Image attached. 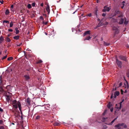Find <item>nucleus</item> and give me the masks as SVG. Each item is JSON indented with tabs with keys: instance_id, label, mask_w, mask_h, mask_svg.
<instances>
[{
	"instance_id": "obj_1",
	"label": "nucleus",
	"mask_w": 129,
	"mask_h": 129,
	"mask_svg": "<svg viewBox=\"0 0 129 129\" xmlns=\"http://www.w3.org/2000/svg\"><path fill=\"white\" fill-rule=\"evenodd\" d=\"M107 118V117H101L100 118L98 119L97 120H96L95 122L94 121H93V120H90V122L93 123L96 122L99 123H101L102 122H104L106 121V119Z\"/></svg>"
},
{
	"instance_id": "obj_2",
	"label": "nucleus",
	"mask_w": 129,
	"mask_h": 129,
	"mask_svg": "<svg viewBox=\"0 0 129 129\" xmlns=\"http://www.w3.org/2000/svg\"><path fill=\"white\" fill-rule=\"evenodd\" d=\"M12 105L17 104L19 110L20 111H21V105L19 101H18L17 102L16 100H14V101H12Z\"/></svg>"
},
{
	"instance_id": "obj_3",
	"label": "nucleus",
	"mask_w": 129,
	"mask_h": 129,
	"mask_svg": "<svg viewBox=\"0 0 129 129\" xmlns=\"http://www.w3.org/2000/svg\"><path fill=\"white\" fill-rule=\"evenodd\" d=\"M128 21H126V18L125 17H124L123 18H121L119 22V23L120 24H123V23L125 24H127L128 23Z\"/></svg>"
},
{
	"instance_id": "obj_4",
	"label": "nucleus",
	"mask_w": 129,
	"mask_h": 129,
	"mask_svg": "<svg viewBox=\"0 0 129 129\" xmlns=\"http://www.w3.org/2000/svg\"><path fill=\"white\" fill-rule=\"evenodd\" d=\"M116 63L117 64L118 67L120 68H122V63L121 61H119L117 59H116Z\"/></svg>"
},
{
	"instance_id": "obj_5",
	"label": "nucleus",
	"mask_w": 129,
	"mask_h": 129,
	"mask_svg": "<svg viewBox=\"0 0 129 129\" xmlns=\"http://www.w3.org/2000/svg\"><path fill=\"white\" fill-rule=\"evenodd\" d=\"M110 9L108 7H107V6H105L104 7V9L102 10V11L103 12H105L106 11L109 12Z\"/></svg>"
},
{
	"instance_id": "obj_6",
	"label": "nucleus",
	"mask_w": 129,
	"mask_h": 129,
	"mask_svg": "<svg viewBox=\"0 0 129 129\" xmlns=\"http://www.w3.org/2000/svg\"><path fill=\"white\" fill-rule=\"evenodd\" d=\"M124 124V123H119L118 124L115 126L117 128V129H121V128L120 126H123Z\"/></svg>"
},
{
	"instance_id": "obj_7",
	"label": "nucleus",
	"mask_w": 129,
	"mask_h": 129,
	"mask_svg": "<svg viewBox=\"0 0 129 129\" xmlns=\"http://www.w3.org/2000/svg\"><path fill=\"white\" fill-rule=\"evenodd\" d=\"M119 58L120 59L122 60L125 61H126V59L125 56L121 55L119 56Z\"/></svg>"
},
{
	"instance_id": "obj_8",
	"label": "nucleus",
	"mask_w": 129,
	"mask_h": 129,
	"mask_svg": "<svg viewBox=\"0 0 129 129\" xmlns=\"http://www.w3.org/2000/svg\"><path fill=\"white\" fill-rule=\"evenodd\" d=\"M24 78L25 80L26 81H28L29 79L30 78L28 75H26L24 76Z\"/></svg>"
},
{
	"instance_id": "obj_9",
	"label": "nucleus",
	"mask_w": 129,
	"mask_h": 129,
	"mask_svg": "<svg viewBox=\"0 0 129 129\" xmlns=\"http://www.w3.org/2000/svg\"><path fill=\"white\" fill-rule=\"evenodd\" d=\"M121 105H120L119 104H117L116 105V107L118 109V110L120 109L121 108Z\"/></svg>"
},
{
	"instance_id": "obj_10",
	"label": "nucleus",
	"mask_w": 129,
	"mask_h": 129,
	"mask_svg": "<svg viewBox=\"0 0 129 129\" xmlns=\"http://www.w3.org/2000/svg\"><path fill=\"white\" fill-rule=\"evenodd\" d=\"M26 102L27 103L28 105L29 106L30 104L31 100L30 98H28L26 99Z\"/></svg>"
},
{
	"instance_id": "obj_11",
	"label": "nucleus",
	"mask_w": 129,
	"mask_h": 129,
	"mask_svg": "<svg viewBox=\"0 0 129 129\" xmlns=\"http://www.w3.org/2000/svg\"><path fill=\"white\" fill-rule=\"evenodd\" d=\"M119 94V92L118 91H116L115 92L114 97L115 98L117 96H118Z\"/></svg>"
},
{
	"instance_id": "obj_12",
	"label": "nucleus",
	"mask_w": 129,
	"mask_h": 129,
	"mask_svg": "<svg viewBox=\"0 0 129 129\" xmlns=\"http://www.w3.org/2000/svg\"><path fill=\"white\" fill-rule=\"evenodd\" d=\"M122 12L119 10H117L115 12V15H116L117 14H121Z\"/></svg>"
},
{
	"instance_id": "obj_13",
	"label": "nucleus",
	"mask_w": 129,
	"mask_h": 129,
	"mask_svg": "<svg viewBox=\"0 0 129 129\" xmlns=\"http://www.w3.org/2000/svg\"><path fill=\"white\" fill-rule=\"evenodd\" d=\"M4 38L3 37L1 36L0 37V44L2 43V42L4 41Z\"/></svg>"
},
{
	"instance_id": "obj_14",
	"label": "nucleus",
	"mask_w": 129,
	"mask_h": 129,
	"mask_svg": "<svg viewBox=\"0 0 129 129\" xmlns=\"http://www.w3.org/2000/svg\"><path fill=\"white\" fill-rule=\"evenodd\" d=\"M90 30H88L85 32L83 34V36H84L87 34H90Z\"/></svg>"
},
{
	"instance_id": "obj_15",
	"label": "nucleus",
	"mask_w": 129,
	"mask_h": 129,
	"mask_svg": "<svg viewBox=\"0 0 129 129\" xmlns=\"http://www.w3.org/2000/svg\"><path fill=\"white\" fill-rule=\"evenodd\" d=\"M20 38V36H14L13 37V38L16 40H18Z\"/></svg>"
},
{
	"instance_id": "obj_16",
	"label": "nucleus",
	"mask_w": 129,
	"mask_h": 129,
	"mask_svg": "<svg viewBox=\"0 0 129 129\" xmlns=\"http://www.w3.org/2000/svg\"><path fill=\"white\" fill-rule=\"evenodd\" d=\"M53 125L54 126H59L60 125V124L57 122H55L53 124Z\"/></svg>"
},
{
	"instance_id": "obj_17",
	"label": "nucleus",
	"mask_w": 129,
	"mask_h": 129,
	"mask_svg": "<svg viewBox=\"0 0 129 129\" xmlns=\"http://www.w3.org/2000/svg\"><path fill=\"white\" fill-rule=\"evenodd\" d=\"M15 30L16 31V34H18L19 32V30H18V28L17 27L15 28Z\"/></svg>"
},
{
	"instance_id": "obj_18",
	"label": "nucleus",
	"mask_w": 129,
	"mask_h": 129,
	"mask_svg": "<svg viewBox=\"0 0 129 129\" xmlns=\"http://www.w3.org/2000/svg\"><path fill=\"white\" fill-rule=\"evenodd\" d=\"M118 117L115 118L114 120H113L110 123L109 125H112L113 123L117 119Z\"/></svg>"
},
{
	"instance_id": "obj_19",
	"label": "nucleus",
	"mask_w": 129,
	"mask_h": 129,
	"mask_svg": "<svg viewBox=\"0 0 129 129\" xmlns=\"http://www.w3.org/2000/svg\"><path fill=\"white\" fill-rule=\"evenodd\" d=\"M110 44L109 43H107L105 41H104V46H107L109 45Z\"/></svg>"
},
{
	"instance_id": "obj_20",
	"label": "nucleus",
	"mask_w": 129,
	"mask_h": 129,
	"mask_svg": "<svg viewBox=\"0 0 129 129\" xmlns=\"http://www.w3.org/2000/svg\"><path fill=\"white\" fill-rule=\"evenodd\" d=\"M91 37L90 36H88L85 38L84 39V41H85L86 40H89L90 39H91Z\"/></svg>"
},
{
	"instance_id": "obj_21",
	"label": "nucleus",
	"mask_w": 129,
	"mask_h": 129,
	"mask_svg": "<svg viewBox=\"0 0 129 129\" xmlns=\"http://www.w3.org/2000/svg\"><path fill=\"white\" fill-rule=\"evenodd\" d=\"M13 108H14L15 109H17L18 108V105L17 104L13 105Z\"/></svg>"
},
{
	"instance_id": "obj_22",
	"label": "nucleus",
	"mask_w": 129,
	"mask_h": 129,
	"mask_svg": "<svg viewBox=\"0 0 129 129\" xmlns=\"http://www.w3.org/2000/svg\"><path fill=\"white\" fill-rule=\"evenodd\" d=\"M46 9L47 12L50 11V7L48 5H47V7L46 8Z\"/></svg>"
},
{
	"instance_id": "obj_23",
	"label": "nucleus",
	"mask_w": 129,
	"mask_h": 129,
	"mask_svg": "<svg viewBox=\"0 0 129 129\" xmlns=\"http://www.w3.org/2000/svg\"><path fill=\"white\" fill-rule=\"evenodd\" d=\"M9 13L10 12L9 10L8 9H7L6 11L5 14L7 15H8Z\"/></svg>"
},
{
	"instance_id": "obj_24",
	"label": "nucleus",
	"mask_w": 129,
	"mask_h": 129,
	"mask_svg": "<svg viewBox=\"0 0 129 129\" xmlns=\"http://www.w3.org/2000/svg\"><path fill=\"white\" fill-rule=\"evenodd\" d=\"M6 41L8 42H10L11 41L10 39L8 37H6Z\"/></svg>"
},
{
	"instance_id": "obj_25",
	"label": "nucleus",
	"mask_w": 129,
	"mask_h": 129,
	"mask_svg": "<svg viewBox=\"0 0 129 129\" xmlns=\"http://www.w3.org/2000/svg\"><path fill=\"white\" fill-rule=\"evenodd\" d=\"M13 59V58L12 57H8L7 59V60L8 61L12 60Z\"/></svg>"
},
{
	"instance_id": "obj_26",
	"label": "nucleus",
	"mask_w": 129,
	"mask_h": 129,
	"mask_svg": "<svg viewBox=\"0 0 129 129\" xmlns=\"http://www.w3.org/2000/svg\"><path fill=\"white\" fill-rule=\"evenodd\" d=\"M110 104H111V103L110 102L108 104V105H107V107H108V108L109 109H110L111 108V105H110Z\"/></svg>"
},
{
	"instance_id": "obj_27",
	"label": "nucleus",
	"mask_w": 129,
	"mask_h": 129,
	"mask_svg": "<svg viewBox=\"0 0 129 129\" xmlns=\"http://www.w3.org/2000/svg\"><path fill=\"white\" fill-rule=\"evenodd\" d=\"M13 23L12 21H11L10 22V27H12L13 25Z\"/></svg>"
},
{
	"instance_id": "obj_28",
	"label": "nucleus",
	"mask_w": 129,
	"mask_h": 129,
	"mask_svg": "<svg viewBox=\"0 0 129 129\" xmlns=\"http://www.w3.org/2000/svg\"><path fill=\"white\" fill-rule=\"evenodd\" d=\"M6 99L7 101L8 102H9L10 101V97L9 98H6Z\"/></svg>"
},
{
	"instance_id": "obj_29",
	"label": "nucleus",
	"mask_w": 129,
	"mask_h": 129,
	"mask_svg": "<svg viewBox=\"0 0 129 129\" xmlns=\"http://www.w3.org/2000/svg\"><path fill=\"white\" fill-rule=\"evenodd\" d=\"M27 7L28 9H30L31 8V6L30 4H28L27 6Z\"/></svg>"
},
{
	"instance_id": "obj_30",
	"label": "nucleus",
	"mask_w": 129,
	"mask_h": 129,
	"mask_svg": "<svg viewBox=\"0 0 129 129\" xmlns=\"http://www.w3.org/2000/svg\"><path fill=\"white\" fill-rule=\"evenodd\" d=\"M120 6H121V8L122 9H123L124 7V4H121Z\"/></svg>"
},
{
	"instance_id": "obj_31",
	"label": "nucleus",
	"mask_w": 129,
	"mask_h": 129,
	"mask_svg": "<svg viewBox=\"0 0 129 129\" xmlns=\"http://www.w3.org/2000/svg\"><path fill=\"white\" fill-rule=\"evenodd\" d=\"M7 57V55H6L5 56L3 57L2 58V60H3L4 59H5Z\"/></svg>"
},
{
	"instance_id": "obj_32",
	"label": "nucleus",
	"mask_w": 129,
	"mask_h": 129,
	"mask_svg": "<svg viewBox=\"0 0 129 129\" xmlns=\"http://www.w3.org/2000/svg\"><path fill=\"white\" fill-rule=\"evenodd\" d=\"M122 13H121V14H119V15H117V16H118L119 17H122Z\"/></svg>"
},
{
	"instance_id": "obj_33",
	"label": "nucleus",
	"mask_w": 129,
	"mask_h": 129,
	"mask_svg": "<svg viewBox=\"0 0 129 129\" xmlns=\"http://www.w3.org/2000/svg\"><path fill=\"white\" fill-rule=\"evenodd\" d=\"M40 118V116L39 115L37 116L36 118V119H38Z\"/></svg>"
},
{
	"instance_id": "obj_34",
	"label": "nucleus",
	"mask_w": 129,
	"mask_h": 129,
	"mask_svg": "<svg viewBox=\"0 0 129 129\" xmlns=\"http://www.w3.org/2000/svg\"><path fill=\"white\" fill-rule=\"evenodd\" d=\"M42 62V61L41 60H40L38 61L37 62V63H40Z\"/></svg>"
},
{
	"instance_id": "obj_35",
	"label": "nucleus",
	"mask_w": 129,
	"mask_h": 129,
	"mask_svg": "<svg viewBox=\"0 0 129 129\" xmlns=\"http://www.w3.org/2000/svg\"><path fill=\"white\" fill-rule=\"evenodd\" d=\"M113 30H116L118 29L116 27H113Z\"/></svg>"
},
{
	"instance_id": "obj_36",
	"label": "nucleus",
	"mask_w": 129,
	"mask_h": 129,
	"mask_svg": "<svg viewBox=\"0 0 129 129\" xmlns=\"http://www.w3.org/2000/svg\"><path fill=\"white\" fill-rule=\"evenodd\" d=\"M39 19H41L42 20H44V19L43 17L42 16H41L39 17Z\"/></svg>"
},
{
	"instance_id": "obj_37",
	"label": "nucleus",
	"mask_w": 129,
	"mask_h": 129,
	"mask_svg": "<svg viewBox=\"0 0 129 129\" xmlns=\"http://www.w3.org/2000/svg\"><path fill=\"white\" fill-rule=\"evenodd\" d=\"M3 23H9V22L7 20H4L3 21Z\"/></svg>"
},
{
	"instance_id": "obj_38",
	"label": "nucleus",
	"mask_w": 129,
	"mask_h": 129,
	"mask_svg": "<svg viewBox=\"0 0 129 129\" xmlns=\"http://www.w3.org/2000/svg\"><path fill=\"white\" fill-rule=\"evenodd\" d=\"M119 32V31L118 29H117L115 31V34H118Z\"/></svg>"
},
{
	"instance_id": "obj_39",
	"label": "nucleus",
	"mask_w": 129,
	"mask_h": 129,
	"mask_svg": "<svg viewBox=\"0 0 129 129\" xmlns=\"http://www.w3.org/2000/svg\"><path fill=\"white\" fill-rule=\"evenodd\" d=\"M36 5V3L35 2L33 3L31 5L33 7H35Z\"/></svg>"
},
{
	"instance_id": "obj_40",
	"label": "nucleus",
	"mask_w": 129,
	"mask_h": 129,
	"mask_svg": "<svg viewBox=\"0 0 129 129\" xmlns=\"http://www.w3.org/2000/svg\"><path fill=\"white\" fill-rule=\"evenodd\" d=\"M0 129H5L4 127L3 126H0Z\"/></svg>"
},
{
	"instance_id": "obj_41",
	"label": "nucleus",
	"mask_w": 129,
	"mask_h": 129,
	"mask_svg": "<svg viewBox=\"0 0 129 129\" xmlns=\"http://www.w3.org/2000/svg\"><path fill=\"white\" fill-rule=\"evenodd\" d=\"M0 2L1 4H3L4 2V1L3 0H0Z\"/></svg>"
},
{
	"instance_id": "obj_42",
	"label": "nucleus",
	"mask_w": 129,
	"mask_h": 129,
	"mask_svg": "<svg viewBox=\"0 0 129 129\" xmlns=\"http://www.w3.org/2000/svg\"><path fill=\"white\" fill-rule=\"evenodd\" d=\"M5 96L6 97V98H9L10 97L9 95L6 94L5 95Z\"/></svg>"
},
{
	"instance_id": "obj_43",
	"label": "nucleus",
	"mask_w": 129,
	"mask_h": 129,
	"mask_svg": "<svg viewBox=\"0 0 129 129\" xmlns=\"http://www.w3.org/2000/svg\"><path fill=\"white\" fill-rule=\"evenodd\" d=\"M3 111V110L0 107V112H2Z\"/></svg>"
},
{
	"instance_id": "obj_44",
	"label": "nucleus",
	"mask_w": 129,
	"mask_h": 129,
	"mask_svg": "<svg viewBox=\"0 0 129 129\" xmlns=\"http://www.w3.org/2000/svg\"><path fill=\"white\" fill-rule=\"evenodd\" d=\"M123 126H124V128H127V125L126 124H124L123 125Z\"/></svg>"
},
{
	"instance_id": "obj_45",
	"label": "nucleus",
	"mask_w": 129,
	"mask_h": 129,
	"mask_svg": "<svg viewBox=\"0 0 129 129\" xmlns=\"http://www.w3.org/2000/svg\"><path fill=\"white\" fill-rule=\"evenodd\" d=\"M0 81H1V83L2 84L3 81L2 80V77H0Z\"/></svg>"
},
{
	"instance_id": "obj_46",
	"label": "nucleus",
	"mask_w": 129,
	"mask_h": 129,
	"mask_svg": "<svg viewBox=\"0 0 129 129\" xmlns=\"http://www.w3.org/2000/svg\"><path fill=\"white\" fill-rule=\"evenodd\" d=\"M3 121L2 120H0V124H2L3 123Z\"/></svg>"
},
{
	"instance_id": "obj_47",
	"label": "nucleus",
	"mask_w": 129,
	"mask_h": 129,
	"mask_svg": "<svg viewBox=\"0 0 129 129\" xmlns=\"http://www.w3.org/2000/svg\"><path fill=\"white\" fill-rule=\"evenodd\" d=\"M126 75L128 77H129V72L127 73Z\"/></svg>"
},
{
	"instance_id": "obj_48",
	"label": "nucleus",
	"mask_w": 129,
	"mask_h": 129,
	"mask_svg": "<svg viewBox=\"0 0 129 129\" xmlns=\"http://www.w3.org/2000/svg\"><path fill=\"white\" fill-rule=\"evenodd\" d=\"M106 15V14L105 13H103L102 14V16H103V17H104Z\"/></svg>"
},
{
	"instance_id": "obj_49",
	"label": "nucleus",
	"mask_w": 129,
	"mask_h": 129,
	"mask_svg": "<svg viewBox=\"0 0 129 129\" xmlns=\"http://www.w3.org/2000/svg\"><path fill=\"white\" fill-rule=\"evenodd\" d=\"M87 15L89 17H91V13H90Z\"/></svg>"
},
{
	"instance_id": "obj_50",
	"label": "nucleus",
	"mask_w": 129,
	"mask_h": 129,
	"mask_svg": "<svg viewBox=\"0 0 129 129\" xmlns=\"http://www.w3.org/2000/svg\"><path fill=\"white\" fill-rule=\"evenodd\" d=\"M8 31H9L12 32L13 31V30L12 29H8Z\"/></svg>"
},
{
	"instance_id": "obj_51",
	"label": "nucleus",
	"mask_w": 129,
	"mask_h": 129,
	"mask_svg": "<svg viewBox=\"0 0 129 129\" xmlns=\"http://www.w3.org/2000/svg\"><path fill=\"white\" fill-rule=\"evenodd\" d=\"M122 83L121 82L119 84V87H120L121 86V85H122Z\"/></svg>"
},
{
	"instance_id": "obj_52",
	"label": "nucleus",
	"mask_w": 129,
	"mask_h": 129,
	"mask_svg": "<svg viewBox=\"0 0 129 129\" xmlns=\"http://www.w3.org/2000/svg\"><path fill=\"white\" fill-rule=\"evenodd\" d=\"M113 108H111L110 109V111L111 112H112L113 110Z\"/></svg>"
},
{
	"instance_id": "obj_53",
	"label": "nucleus",
	"mask_w": 129,
	"mask_h": 129,
	"mask_svg": "<svg viewBox=\"0 0 129 129\" xmlns=\"http://www.w3.org/2000/svg\"><path fill=\"white\" fill-rule=\"evenodd\" d=\"M22 43H20L19 45H17V46H20L21 44H22Z\"/></svg>"
},
{
	"instance_id": "obj_54",
	"label": "nucleus",
	"mask_w": 129,
	"mask_h": 129,
	"mask_svg": "<svg viewBox=\"0 0 129 129\" xmlns=\"http://www.w3.org/2000/svg\"><path fill=\"white\" fill-rule=\"evenodd\" d=\"M121 94H123V91L122 89H121Z\"/></svg>"
},
{
	"instance_id": "obj_55",
	"label": "nucleus",
	"mask_w": 129,
	"mask_h": 129,
	"mask_svg": "<svg viewBox=\"0 0 129 129\" xmlns=\"http://www.w3.org/2000/svg\"><path fill=\"white\" fill-rule=\"evenodd\" d=\"M48 22H45L44 24L46 25H47L48 24Z\"/></svg>"
},
{
	"instance_id": "obj_56",
	"label": "nucleus",
	"mask_w": 129,
	"mask_h": 129,
	"mask_svg": "<svg viewBox=\"0 0 129 129\" xmlns=\"http://www.w3.org/2000/svg\"><path fill=\"white\" fill-rule=\"evenodd\" d=\"M40 6H42V7H43V3H41V5H40Z\"/></svg>"
},
{
	"instance_id": "obj_57",
	"label": "nucleus",
	"mask_w": 129,
	"mask_h": 129,
	"mask_svg": "<svg viewBox=\"0 0 129 129\" xmlns=\"http://www.w3.org/2000/svg\"><path fill=\"white\" fill-rule=\"evenodd\" d=\"M125 3V2L124 1H123L122 3H121V4H124V3Z\"/></svg>"
},
{
	"instance_id": "obj_58",
	"label": "nucleus",
	"mask_w": 129,
	"mask_h": 129,
	"mask_svg": "<svg viewBox=\"0 0 129 129\" xmlns=\"http://www.w3.org/2000/svg\"><path fill=\"white\" fill-rule=\"evenodd\" d=\"M113 97V94H112L110 98L111 99H112Z\"/></svg>"
},
{
	"instance_id": "obj_59",
	"label": "nucleus",
	"mask_w": 129,
	"mask_h": 129,
	"mask_svg": "<svg viewBox=\"0 0 129 129\" xmlns=\"http://www.w3.org/2000/svg\"><path fill=\"white\" fill-rule=\"evenodd\" d=\"M108 23L107 22H106L105 24L106 25H107L108 24Z\"/></svg>"
},
{
	"instance_id": "obj_60",
	"label": "nucleus",
	"mask_w": 129,
	"mask_h": 129,
	"mask_svg": "<svg viewBox=\"0 0 129 129\" xmlns=\"http://www.w3.org/2000/svg\"><path fill=\"white\" fill-rule=\"evenodd\" d=\"M14 7V5H12L11 6V7L12 8H13V7Z\"/></svg>"
},
{
	"instance_id": "obj_61",
	"label": "nucleus",
	"mask_w": 129,
	"mask_h": 129,
	"mask_svg": "<svg viewBox=\"0 0 129 129\" xmlns=\"http://www.w3.org/2000/svg\"><path fill=\"white\" fill-rule=\"evenodd\" d=\"M99 27V26H98V25H97L95 27V28H94V29H96V28L97 27Z\"/></svg>"
},
{
	"instance_id": "obj_62",
	"label": "nucleus",
	"mask_w": 129,
	"mask_h": 129,
	"mask_svg": "<svg viewBox=\"0 0 129 129\" xmlns=\"http://www.w3.org/2000/svg\"><path fill=\"white\" fill-rule=\"evenodd\" d=\"M122 103V101H121V102H120V103H118V104H120V105H122V104H121Z\"/></svg>"
},
{
	"instance_id": "obj_63",
	"label": "nucleus",
	"mask_w": 129,
	"mask_h": 129,
	"mask_svg": "<svg viewBox=\"0 0 129 129\" xmlns=\"http://www.w3.org/2000/svg\"><path fill=\"white\" fill-rule=\"evenodd\" d=\"M100 0H97L96 1V2L97 3H98L99 2Z\"/></svg>"
},
{
	"instance_id": "obj_64",
	"label": "nucleus",
	"mask_w": 129,
	"mask_h": 129,
	"mask_svg": "<svg viewBox=\"0 0 129 129\" xmlns=\"http://www.w3.org/2000/svg\"><path fill=\"white\" fill-rule=\"evenodd\" d=\"M47 12H48V14H49L50 13V11H47Z\"/></svg>"
}]
</instances>
